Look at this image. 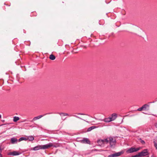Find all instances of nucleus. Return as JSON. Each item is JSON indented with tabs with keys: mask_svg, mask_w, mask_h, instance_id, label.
<instances>
[{
	"mask_svg": "<svg viewBox=\"0 0 157 157\" xmlns=\"http://www.w3.org/2000/svg\"><path fill=\"white\" fill-rule=\"evenodd\" d=\"M110 118L111 120V121L115 120L117 117V115L115 113H113L112 114L111 117H110Z\"/></svg>",
	"mask_w": 157,
	"mask_h": 157,
	"instance_id": "6e6552de",
	"label": "nucleus"
},
{
	"mask_svg": "<svg viewBox=\"0 0 157 157\" xmlns=\"http://www.w3.org/2000/svg\"><path fill=\"white\" fill-rule=\"evenodd\" d=\"M0 157H2V155H0Z\"/></svg>",
	"mask_w": 157,
	"mask_h": 157,
	"instance_id": "cd10ccee",
	"label": "nucleus"
},
{
	"mask_svg": "<svg viewBox=\"0 0 157 157\" xmlns=\"http://www.w3.org/2000/svg\"><path fill=\"white\" fill-rule=\"evenodd\" d=\"M81 142L84 144H90V142L87 138H84L81 140Z\"/></svg>",
	"mask_w": 157,
	"mask_h": 157,
	"instance_id": "1a4fd4ad",
	"label": "nucleus"
},
{
	"mask_svg": "<svg viewBox=\"0 0 157 157\" xmlns=\"http://www.w3.org/2000/svg\"><path fill=\"white\" fill-rule=\"evenodd\" d=\"M18 140L15 137H13L11 139V142L12 144H15L17 143Z\"/></svg>",
	"mask_w": 157,
	"mask_h": 157,
	"instance_id": "9d476101",
	"label": "nucleus"
},
{
	"mask_svg": "<svg viewBox=\"0 0 157 157\" xmlns=\"http://www.w3.org/2000/svg\"><path fill=\"white\" fill-rule=\"evenodd\" d=\"M20 153L17 151H13L12 152L9 153L8 154L9 155H20Z\"/></svg>",
	"mask_w": 157,
	"mask_h": 157,
	"instance_id": "0eeeda50",
	"label": "nucleus"
},
{
	"mask_svg": "<svg viewBox=\"0 0 157 157\" xmlns=\"http://www.w3.org/2000/svg\"><path fill=\"white\" fill-rule=\"evenodd\" d=\"M27 140H29V141H33L34 140V137L31 136L28 137L27 138Z\"/></svg>",
	"mask_w": 157,
	"mask_h": 157,
	"instance_id": "ddd939ff",
	"label": "nucleus"
},
{
	"mask_svg": "<svg viewBox=\"0 0 157 157\" xmlns=\"http://www.w3.org/2000/svg\"><path fill=\"white\" fill-rule=\"evenodd\" d=\"M27 140V138L24 137H22L20 138L18 140L19 142H20L22 140Z\"/></svg>",
	"mask_w": 157,
	"mask_h": 157,
	"instance_id": "2eb2a0df",
	"label": "nucleus"
},
{
	"mask_svg": "<svg viewBox=\"0 0 157 157\" xmlns=\"http://www.w3.org/2000/svg\"><path fill=\"white\" fill-rule=\"evenodd\" d=\"M149 154L148 150L145 149L141 152L138 153V155L139 157L144 156Z\"/></svg>",
	"mask_w": 157,
	"mask_h": 157,
	"instance_id": "f03ea898",
	"label": "nucleus"
},
{
	"mask_svg": "<svg viewBox=\"0 0 157 157\" xmlns=\"http://www.w3.org/2000/svg\"><path fill=\"white\" fill-rule=\"evenodd\" d=\"M44 115H40L35 117H34L33 119V120L32 121L33 122V121H35L39 119L40 118H41Z\"/></svg>",
	"mask_w": 157,
	"mask_h": 157,
	"instance_id": "9b49d317",
	"label": "nucleus"
},
{
	"mask_svg": "<svg viewBox=\"0 0 157 157\" xmlns=\"http://www.w3.org/2000/svg\"><path fill=\"white\" fill-rule=\"evenodd\" d=\"M2 152V149H1V147H0V155L1 154V153Z\"/></svg>",
	"mask_w": 157,
	"mask_h": 157,
	"instance_id": "b1692460",
	"label": "nucleus"
},
{
	"mask_svg": "<svg viewBox=\"0 0 157 157\" xmlns=\"http://www.w3.org/2000/svg\"><path fill=\"white\" fill-rule=\"evenodd\" d=\"M138 156H139L138 155V153L137 155H134L133 157H137Z\"/></svg>",
	"mask_w": 157,
	"mask_h": 157,
	"instance_id": "a878e982",
	"label": "nucleus"
},
{
	"mask_svg": "<svg viewBox=\"0 0 157 157\" xmlns=\"http://www.w3.org/2000/svg\"><path fill=\"white\" fill-rule=\"evenodd\" d=\"M78 115H85V114L83 113H78L77 114Z\"/></svg>",
	"mask_w": 157,
	"mask_h": 157,
	"instance_id": "393cba45",
	"label": "nucleus"
},
{
	"mask_svg": "<svg viewBox=\"0 0 157 157\" xmlns=\"http://www.w3.org/2000/svg\"><path fill=\"white\" fill-rule=\"evenodd\" d=\"M42 149H45L52 147H56V146L54 145L52 143H49L45 145H42Z\"/></svg>",
	"mask_w": 157,
	"mask_h": 157,
	"instance_id": "20e7f679",
	"label": "nucleus"
},
{
	"mask_svg": "<svg viewBox=\"0 0 157 157\" xmlns=\"http://www.w3.org/2000/svg\"><path fill=\"white\" fill-rule=\"evenodd\" d=\"M123 153V152L122 151L118 152L117 153H114L113 154H111L108 156V157H118L120 156L121 154Z\"/></svg>",
	"mask_w": 157,
	"mask_h": 157,
	"instance_id": "39448f33",
	"label": "nucleus"
},
{
	"mask_svg": "<svg viewBox=\"0 0 157 157\" xmlns=\"http://www.w3.org/2000/svg\"><path fill=\"white\" fill-rule=\"evenodd\" d=\"M142 110H144V109L142 106L140 108H138L137 109V110L139 111H142Z\"/></svg>",
	"mask_w": 157,
	"mask_h": 157,
	"instance_id": "412c9836",
	"label": "nucleus"
},
{
	"mask_svg": "<svg viewBox=\"0 0 157 157\" xmlns=\"http://www.w3.org/2000/svg\"><path fill=\"white\" fill-rule=\"evenodd\" d=\"M59 114L61 117L63 116H69V114L66 113H59Z\"/></svg>",
	"mask_w": 157,
	"mask_h": 157,
	"instance_id": "a211bd4d",
	"label": "nucleus"
},
{
	"mask_svg": "<svg viewBox=\"0 0 157 157\" xmlns=\"http://www.w3.org/2000/svg\"><path fill=\"white\" fill-rule=\"evenodd\" d=\"M153 143L154 145V146L155 147V148L157 149V140H154L153 141Z\"/></svg>",
	"mask_w": 157,
	"mask_h": 157,
	"instance_id": "dca6fc26",
	"label": "nucleus"
},
{
	"mask_svg": "<svg viewBox=\"0 0 157 157\" xmlns=\"http://www.w3.org/2000/svg\"><path fill=\"white\" fill-rule=\"evenodd\" d=\"M96 128V127L95 126H93L90 128H89L88 130V131H90L92 130V129H94Z\"/></svg>",
	"mask_w": 157,
	"mask_h": 157,
	"instance_id": "aec40b11",
	"label": "nucleus"
},
{
	"mask_svg": "<svg viewBox=\"0 0 157 157\" xmlns=\"http://www.w3.org/2000/svg\"><path fill=\"white\" fill-rule=\"evenodd\" d=\"M49 58L51 60H54L55 59L56 57L53 55L51 54Z\"/></svg>",
	"mask_w": 157,
	"mask_h": 157,
	"instance_id": "f3484780",
	"label": "nucleus"
},
{
	"mask_svg": "<svg viewBox=\"0 0 157 157\" xmlns=\"http://www.w3.org/2000/svg\"><path fill=\"white\" fill-rule=\"evenodd\" d=\"M141 143L143 144H145V142L143 140H141L140 141Z\"/></svg>",
	"mask_w": 157,
	"mask_h": 157,
	"instance_id": "4be33fe9",
	"label": "nucleus"
},
{
	"mask_svg": "<svg viewBox=\"0 0 157 157\" xmlns=\"http://www.w3.org/2000/svg\"><path fill=\"white\" fill-rule=\"evenodd\" d=\"M144 110H146L147 108H149V105L147 104H144L142 106Z\"/></svg>",
	"mask_w": 157,
	"mask_h": 157,
	"instance_id": "4468645a",
	"label": "nucleus"
},
{
	"mask_svg": "<svg viewBox=\"0 0 157 157\" xmlns=\"http://www.w3.org/2000/svg\"><path fill=\"white\" fill-rule=\"evenodd\" d=\"M19 120V118L18 117H13V121L14 122H17Z\"/></svg>",
	"mask_w": 157,
	"mask_h": 157,
	"instance_id": "6ab92c4d",
	"label": "nucleus"
},
{
	"mask_svg": "<svg viewBox=\"0 0 157 157\" xmlns=\"http://www.w3.org/2000/svg\"><path fill=\"white\" fill-rule=\"evenodd\" d=\"M103 121L105 122H109L111 121V120L109 117L105 118Z\"/></svg>",
	"mask_w": 157,
	"mask_h": 157,
	"instance_id": "f8f14e48",
	"label": "nucleus"
},
{
	"mask_svg": "<svg viewBox=\"0 0 157 157\" xmlns=\"http://www.w3.org/2000/svg\"><path fill=\"white\" fill-rule=\"evenodd\" d=\"M151 157H154V156L153 155L151 156Z\"/></svg>",
	"mask_w": 157,
	"mask_h": 157,
	"instance_id": "bb28decb",
	"label": "nucleus"
},
{
	"mask_svg": "<svg viewBox=\"0 0 157 157\" xmlns=\"http://www.w3.org/2000/svg\"><path fill=\"white\" fill-rule=\"evenodd\" d=\"M40 149H42V145H38L37 146L31 148L32 150L37 151Z\"/></svg>",
	"mask_w": 157,
	"mask_h": 157,
	"instance_id": "423d86ee",
	"label": "nucleus"
},
{
	"mask_svg": "<svg viewBox=\"0 0 157 157\" xmlns=\"http://www.w3.org/2000/svg\"><path fill=\"white\" fill-rule=\"evenodd\" d=\"M72 116H73V117H76L77 118H78L80 119H82L81 118H80V117L76 116V115H72Z\"/></svg>",
	"mask_w": 157,
	"mask_h": 157,
	"instance_id": "5701e85b",
	"label": "nucleus"
},
{
	"mask_svg": "<svg viewBox=\"0 0 157 157\" xmlns=\"http://www.w3.org/2000/svg\"><path fill=\"white\" fill-rule=\"evenodd\" d=\"M116 140L114 137H110L103 140H99L98 141V144H104L109 143L111 147L114 146L116 144Z\"/></svg>",
	"mask_w": 157,
	"mask_h": 157,
	"instance_id": "f257e3e1",
	"label": "nucleus"
},
{
	"mask_svg": "<svg viewBox=\"0 0 157 157\" xmlns=\"http://www.w3.org/2000/svg\"><path fill=\"white\" fill-rule=\"evenodd\" d=\"M2 116L0 114V118H1Z\"/></svg>",
	"mask_w": 157,
	"mask_h": 157,
	"instance_id": "c85d7f7f",
	"label": "nucleus"
},
{
	"mask_svg": "<svg viewBox=\"0 0 157 157\" xmlns=\"http://www.w3.org/2000/svg\"><path fill=\"white\" fill-rule=\"evenodd\" d=\"M140 147L136 148L135 147H131L127 150L126 152L127 153H130L137 151L140 150Z\"/></svg>",
	"mask_w": 157,
	"mask_h": 157,
	"instance_id": "7ed1b4c3",
	"label": "nucleus"
}]
</instances>
